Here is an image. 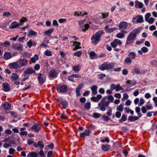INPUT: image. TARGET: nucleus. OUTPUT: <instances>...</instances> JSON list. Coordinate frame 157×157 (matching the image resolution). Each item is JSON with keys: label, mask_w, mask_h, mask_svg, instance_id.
I'll use <instances>...</instances> for the list:
<instances>
[{"label": "nucleus", "mask_w": 157, "mask_h": 157, "mask_svg": "<svg viewBox=\"0 0 157 157\" xmlns=\"http://www.w3.org/2000/svg\"><path fill=\"white\" fill-rule=\"evenodd\" d=\"M140 31L138 29H136L132 30L129 34L127 38L126 45L130 44L134 41L137 34Z\"/></svg>", "instance_id": "nucleus-1"}, {"label": "nucleus", "mask_w": 157, "mask_h": 157, "mask_svg": "<svg viewBox=\"0 0 157 157\" xmlns=\"http://www.w3.org/2000/svg\"><path fill=\"white\" fill-rule=\"evenodd\" d=\"M104 33L103 30L98 31L96 32L92 36L91 40L92 42L94 44H96L100 40V38L101 35Z\"/></svg>", "instance_id": "nucleus-2"}, {"label": "nucleus", "mask_w": 157, "mask_h": 157, "mask_svg": "<svg viewBox=\"0 0 157 157\" xmlns=\"http://www.w3.org/2000/svg\"><path fill=\"white\" fill-rule=\"evenodd\" d=\"M114 65L115 64L113 62L108 63L105 62L102 64L99 67V69L101 71L106 69H111L114 67Z\"/></svg>", "instance_id": "nucleus-3"}, {"label": "nucleus", "mask_w": 157, "mask_h": 157, "mask_svg": "<svg viewBox=\"0 0 157 157\" xmlns=\"http://www.w3.org/2000/svg\"><path fill=\"white\" fill-rule=\"evenodd\" d=\"M19 66L22 67L28 65V60L26 58L20 59L17 61Z\"/></svg>", "instance_id": "nucleus-4"}, {"label": "nucleus", "mask_w": 157, "mask_h": 157, "mask_svg": "<svg viewBox=\"0 0 157 157\" xmlns=\"http://www.w3.org/2000/svg\"><path fill=\"white\" fill-rule=\"evenodd\" d=\"M46 77L45 75L41 73H39L38 75L37 79L39 83L42 84L46 81Z\"/></svg>", "instance_id": "nucleus-5"}, {"label": "nucleus", "mask_w": 157, "mask_h": 157, "mask_svg": "<svg viewBox=\"0 0 157 157\" xmlns=\"http://www.w3.org/2000/svg\"><path fill=\"white\" fill-rule=\"evenodd\" d=\"M122 44V42L120 40L118 39H116L111 43L110 45L112 48H115L117 46V45H121Z\"/></svg>", "instance_id": "nucleus-6"}, {"label": "nucleus", "mask_w": 157, "mask_h": 157, "mask_svg": "<svg viewBox=\"0 0 157 157\" xmlns=\"http://www.w3.org/2000/svg\"><path fill=\"white\" fill-rule=\"evenodd\" d=\"M128 26V23L125 21L121 22L119 25V28L120 30H124L126 29Z\"/></svg>", "instance_id": "nucleus-7"}, {"label": "nucleus", "mask_w": 157, "mask_h": 157, "mask_svg": "<svg viewBox=\"0 0 157 157\" xmlns=\"http://www.w3.org/2000/svg\"><path fill=\"white\" fill-rule=\"evenodd\" d=\"M136 19V22L137 23H141L144 22L143 17L142 15H138L135 17L132 18V22Z\"/></svg>", "instance_id": "nucleus-8"}, {"label": "nucleus", "mask_w": 157, "mask_h": 157, "mask_svg": "<svg viewBox=\"0 0 157 157\" xmlns=\"http://www.w3.org/2000/svg\"><path fill=\"white\" fill-rule=\"evenodd\" d=\"M34 146L36 148L39 147L41 149H43L44 147V144L43 141L41 140L38 141L37 143L35 142L34 143Z\"/></svg>", "instance_id": "nucleus-9"}, {"label": "nucleus", "mask_w": 157, "mask_h": 157, "mask_svg": "<svg viewBox=\"0 0 157 157\" xmlns=\"http://www.w3.org/2000/svg\"><path fill=\"white\" fill-rule=\"evenodd\" d=\"M41 129V126L38 124H34L31 127V130H33L36 132H38Z\"/></svg>", "instance_id": "nucleus-10"}, {"label": "nucleus", "mask_w": 157, "mask_h": 157, "mask_svg": "<svg viewBox=\"0 0 157 157\" xmlns=\"http://www.w3.org/2000/svg\"><path fill=\"white\" fill-rule=\"evenodd\" d=\"M35 73V71L30 67L27 68L24 71V74L25 75Z\"/></svg>", "instance_id": "nucleus-11"}, {"label": "nucleus", "mask_w": 157, "mask_h": 157, "mask_svg": "<svg viewBox=\"0 0 157 157\" xmlns=\"http://www.w3.org/2000/svg\"><path fill=\"white\" fill-rule=\"evenodd\" d=\"M90 133L91 131L89 129H86L84 132L80 134V136L82 138H85L86 136H89Z\"/></svg>", "instance_id": "nucleus-12"}, {"label": "nucleus", "mask_w": 157, "mask_h": 157, "mask_svg": "<svg viewBox=\"0 0 157 157\" xmlns=\"http://www.w3.org/2000/svg\"><path fill=\"white\" fill-rule=\"evenodd\" d=\"M127 33V32L126 31L124 30H122L121 31V32L117 34L116 37L118 38H122L124 37V34Z\"/></svg>", "instance_id": "nucleus-13"}, {"label": "nucleus", "mask_w": 157, "mask_h": 157, "mask_svg": "<svg viewBox=\"0 0 157 157\" xmlns=\"http://www.w3.org/2000/svg\"><path fill=\"white\" fill-rule=\"evenodd\" d=\"M9 66L10 68L15 69H17L20 67L17 61L10 63Z\"/></svg>", "instance_id": "nucleus-14"}, {"label": "nucleus", "mask_w": 157, "mask_h": 157, "mask_svg": "<svg viewBox=\"0 0 157 157\" xmlns=\"http://www.w3.org/2000/svg\"><path fill=\"white\" fill-rule=\"evenodd\" d=\"M12 47L17 50L21 51L22 49V46L19 43H16L13 44Z\"/></svg>", "instance_id": "nucleus-15"}, {"label": "nucleus", "mask_w": 157, "mask_h": 157, "mask_svg": "<svg viewBox=\"0 0 157 157\" xmlns=\"http://www.w3.org/2000/svg\"><path fill=\"white\" fill-rule=\"evenodd\" d=\"M20 25L19 23H18L17 21H14L11 23L9 28L10 29H15L18 27Z\"/></svg>", "instance_id": "nucleus-16"}, {"label": "nucleus", "mask_w": 157, "mask_h": 157, "mask_svg": "<svg viewBox=\"0 0 157 157\" xmlns=\"http://www.w3.org/2000/svg\"><path fill=\"white\" fill-rule=\"evenodd\" d=\"M105 104L106 106H108L109 103V101H107V97H105L102 99L101 101L99 102V105H101V104Z\"/></svg>", "instance_id": "nucleus-17"}, {"label": "nucleus", "mask_w": 157, "mask_h": 157, "mask_svg": "<svg viewBox=\"0 0 157 157\" xmlns=\"http://www.w3.org/2000/svg\"><path fill=\"white\" fill-rule=\"evenodd\" d=\"M81 67L80 64H77L74 65L72 67V70L75 73H78L80 70Z\"/></svg>", "instance_id": "nucleus-18"}, {"label": "nucleus", "mask_w": 157, "mask_h": 157, "mask_svg": "<svg viewBox=\"0 0 157 157\" xmlns=\"http://www.w3.org/2000/svg\"><path fill=\"white\" fill-rule=\"evenodd\" d=\"M2 105L4 109L5 110H9L11 108V105L7 102H3L2 104Z\"/></svg>", "instance_id": "nucleus-19"}, {"label": "nucleus", "mask_w": 157, "mask_h": 157, "mask_svg": "<svg viewBox=\"0 0 157 157\" xmlns=\"http://www.w3.org/2000/svg\"><path fill=\"white\" fill-rule=\"evenodd\" d=\"M102 96L100 94H98L96 97H93L91 98V100L95 102H98L101 99Z\"/></svg>", "instance_id": "nucleus-20"}, {"label": "nucleus", "mask_w": 157, "mask_h": 157, "mask_svg": "<svg viewBox=\"0 0 157 157\" xmlns=\"http://www.w3.org/2000/svg\"><path fill=\"white\" fill-rule=\"evenodd\" d=\"M143 4L138 0L136 1L135 2V7L136 8H139L141 9L143 7Z\"/></svg>", "instance_id": "nucleus-21"}, {"label": "nucleus", "mask_w": 157, "mask_h": 157, "mask_svg": "<svg viewBox=\"0 0 157 157\" xmlns=\"http://www.w3.org/2000/svg\"><path fill=\"white\" fill-rule=\"evenodd\" d=\"M59 90L61 92L65 93L67 92L68 90L66 86L63 85L60 86L59 87Z\"/></svg>", "instance_id": "nucleus-22"}, {"label": "nucleus", "mask_w": 157, "mask_h": 157, "mask_svg": "<svg viewBox=\"0 0 157 157\" xmlns=\"http://www.w3.org/2000/svg\"><path fill=\"white\" fill-rule=\"evenodd\" d=\"M4 58L6 60H8L10 59L12 57L11 54L9 52H5L4 55Z\"/></svg>", "instance_id": "nucleus-23"}, {"label": "nucleus", "mask_w": 157, "mask_h": 157, "mask_svg": "<svg viewBox=\"0 0 157 157\" xmlns=\"http://www.w3.org/2000/svg\"><path fill=\"white\" fill-rule=\"evenodd\" d=\"M3 90L4 91L7 92L10 90V88L8 84L6 83H4L3 84Z\"/></svg>", "instance_id": "nucleus-24"}, {"label": "nucleus", "mask_w": 157, "mask_h": 157, "mask_svg": "<svg viewBox=\"0 0 157 157\" xmlns=\"http://www.w3.org/2000/svg\"><path fill=\"white\" fill-rule=\"evenodd\" d=\"M81 43L80 42H77L75 41L74 42V46H75V47L73 48V51H76L78 49L81 48V47L79 46Z\"/></svg>", "instance_id": "nucleus-25"}, {"label": "nucleus", "mask_w": 157, "mask_h": 157, "mask_svg": "<svg viewBox=\"0 0 157 157\" xmlns=\"http://www.w3.org/2000/svg\"><path fill=\"white\" fill-rule=\"evenodd\" d=\"M54 29L53 28H52L48 29L47 30L44 31V34L48 36H50L52 33L54 31Z\"/></svg>", "instance_id": "nucleus-26"}, {"label": "nucleus", "mask_w": 157, "mask_h": 157, "mask_svg": "<svg viewBox=\"0 0 157 157\" xmlns=\"http://www.w3.org/2000/svg\"><path fill=\"white\" fill-rule=\"evenodd\" d=\"M98 87L96 86H93L91 88L92 93L93 94H96L97 93V90Z\"/></svg>", "instance_id": "nucleus-27"}, {"label": "nucleus", "mask_w": 157, "mask_h": 157, "mask_svg": "<svg viewBox=\"0 0 157 157\" xmlns=\"http://www.w3.org/2000/svg\"><path fill=\"white\" fill-rule=\"evenodd\" d=\"M37 154L36 152H29L27 155V157H37Z\"/></svg>", "instance_id": "nucleus-28"}, {"label": "nucleus", "mask_w": 157, "mask_h": 157, "mask_svg": "<svg viewBox=\"0 0 157 157\" xmlns=\"http://www.w3.org/2000/svg\"><path fill=\"white\" fill-rule=\"evenodd\" d=\"M89 56L91 59L97 58V54L94 52H91L89 53Z\"/></svg>", "instance_id": "nucleus-29"}, {"label": "nucleus", "mask_w": 157, "mask_h": 157, "mask_svg": "<svg viewBox=\"0 0 157 157\" xmlns=\"http://www.w3.org/2000/svg\"><path fill=\"white\" fill-rule=\"evenodd\" d=\"M139 119V117H134L131 116L129 117L128 118V120L131 121H134Z\"/></svg>", "instance_id": "nucleus-30"}, {"label": "nucleus", "mask_w": 157, "mask_h": 157, "mask_svg": "<svg viewBox=\"0 0 157 157\" xmlns=\"http://www.w3.org/2000/svg\"><path fill=\"white\" fill-rule=\"evenodd\" d=\"M56 74V71L54 70L51 71L49 73V76L50 77L54 78Z\"/></svg>", "instance_id": "nucleus-31"}, {"label": "nucleus", "mask_w": 157, "mask_h": 157, "mask_svg": "<svg viewBox=\"0 0 157 157\" xmlns=\"http://www.w3.org/2000/svg\"><path fill=\"white\" fill-rule=\"evenodd\" d=\"M101 147L102 149L104 151H108L110 149V146L108 145H102Z\"/></svg>", "instance_id": "nucleus-32"}, {"label": "nucleus", "mask_w": 157, "mask_h": 157, "mask_svg": "<svg viewBox=\"0 0 157 157\" xmlns=\"http://www.w3.org/2000/svg\"><path fill=\"white\" fill-rule=\"evenodd\" d=\"M98 106L99 107V109L102 111H105V106H106L105 104H101V105H99V103L98 104Z\"/></svg>", "instance_id": "nucleus-33"}, {"label": "nucleus", "mask_w": 157, "mask_h": 157, "mask_svg": "<svg viewBox=\"0 0 157 157\" xmlns=\"http://www.w3.org/2000/svg\"><path fill=\"white\" fill-rule=\"evenodd\" d=\"M61 103L62 105V109H66L68 105V103L66 101H62L61 102Z\"/></svg>", "instance_id": "nucleus-34"}, {"label": "nucleus", "mask_w": 157, "mask_h": 157, "mask_svg": "<svg viewBox=\"0 0 157 157\" xmlns=\"http://www.w3.org/2000/svg\"><path fill=\"white\" fill-rule=\"evenodd\" d=\"M36 34L37 33L32 30H29L28 33V36H36Z\"/></svg>", "instance_id": "nucleus-35"}, {"label": "nucleus", "mask_w": 157, "mask_h": 157, "mask_svg": "<svg viewBox=\"0 0 157 157\" xmlns=\"http://www.w3.org/2000/svg\"><path fill=\"white\" fill-rule=\"evenodd\" d=\"M38 56L36 55H35L33 57H32L31 59V61L33 63L36 62V60H38Z\"/></svg>", "instance_id": "nucleus-36"}, {"label": "nucleus", "mask_w": 157, "mask_h": 157, "mask_svg": "<svg viewBox=\"0 0 157 157\" xmlns=\"http://www.w3.org/2000/svg\"><path fill=\"white\" fill-rule=\"evenodd\" d=\"M136 82L135 81L128 80L127 81V83L130 84V86H133L136 84Z\"/></svg>", "instance_id": "nucleus-37"}, {"label": "nucleus", "mask_w": 157, "mask_h": 157, "mask_svg": "<svg viewBox=\"0 0 157 157\" xmlns=\"http://www.w3.org/2000/svg\"><path fill=\"white\" fill-rule=\"evenodd\" d=\"M18 78V75L16 74H13L11 76V79L12 81L17 80Z\"/></svg>", "instance_id": "nucleus-38"}, {"label": "nucleus", "mask_w": 157, "mask_h": 157, "mask_svg": "<svg viewBox=\"0 0 157 157\" xmlns=\"http://www.w3.org/2000/svg\"><path fill=\"white\" fill-rule=\"evenodd\" d=\"M124 109L125 110V112L127 113H128L129 112L130 113L133 115L134 113V111L130 109L128 107H125L124 108Z\"/></svg>", "instance_id": "nucleus-39"}, {"label": "nucleus", "mask_w": 157, "mask_h": 157, "mask_svg": "<svg viewBox=\"0 0 157 157\" xmlns=\"http://www.w3.org/2000/svg\"><path fill=\"white\" fill-rule=\"evenodd\" d=\"M123 104H121L117 107L116 110L120 112H122L123 110Z\"/></svg>", "instance_id": "nucleus-40"}, {"label": "nucleus", "mask_w": 157, "mask_h": 157, "mask_svg": "<svg viewBox=\"0 0 157 157\" xmlns=\"http://www.w3.org/2000/svg\"><path fill=\"white\" fill-rule=\"evenodd\" d=\"M132 59L130 57H127L125 59L124 61L125 63L129 64H131L132 63Z\"/></svg>", "instance_id": "nucleus-41"}, {"label": "nucleus", "mask_w": 157, "mask_h": 157, "mask_svg": "<svg viewBox=\"0 0 157 157\" xmlns=\"http://www.w3.org/2000/svg\"><path fill=\"white\" fill-rule=\"evenodd\" d=\"M127 117L125 116L124 115H123L122 116L121 118L119 121L120 123H122L123 121H126Z\"/></svg>", "instance_id": "nucleus-42"}, {"label": "nucleus", "mask_w": 157, "mask_h": 157, "mask_svg": "<svg viewBox=\"0 0 157 157\" xmlns=\"http://www.w3.org/2000/svg\"><path fill=\"white\" fill-rule=\"evenodd\" d=\"M123 89L122 88V87L120 85L117 84L116 85L115 89L116 91L118 92L120 90H121Z\"/></svg>", "instance_id": "nucleus-43"}, {"label": "nucleus", "mask_w": 157, "mask_h": 157, "mask_svg": "<svg viewBox=\"0 0 157 157\" xmlns=\"http://www.w3.org/2000/svg\"><path fill=\"white\" fill-rule=\"evenodd\" d=\"M135 109L136 112L138 113V115L140 117H141L142 116V114L140 113V108L139 107H137Z\"/></svg>", "instance_id": "nucleus-44"}, {"label": "nucleus", "mask_w": 157, "mask_h": 157, "mask_svg": "<svg viewBox=\"0 0 157 157\" xmlns=\"http://www.w3.org/2000/svg\"><path fill=\"white\" fill-rule=\"evenodd\" d=\"M33 40L31 39L29 40L27 43V46L29 48H30L32 47L33 45Z\"/></svg>", "instance_id": "nucleus-45"}, {"label": "nucleus", "mask_w": 157, "mask_h": 157, "mask_svg": "<svg viewBox=\"0 0 157 157\" xmlns=\"http://www.w3.org/2000/svg\"><path fill=\"white\" fill-rule=\"evenodd\" d=\"M90 107V102H87L84 105V108L86 110H89Z\"/></svg>", "instance_id": "nucleus-46"}, {"label": "nucleus", "mask_w": 157, "mask_h": 157, "mask_svg": "<svg viewBox=\"0 0 157 157\" xmlns=\"http://www.w3.org/2000/svg\"><path fill=\"white\" fill-rule=\"evenodd\" d=\"M133 74L135 73L137 74H140L141 73V72L139 69L138 68H134L132 71Z\"/></svg>", "instance_id": "nucleus-47"}, {"label": "nucleus", "mask_w": 157, "mask_h": 157, "mask_svg": "<svg viewBox=\"0 0 157 157\" xmlns=\"http://www.w3.org/2000/svg\"><path fill=\"white\" fill-rule=\"evenodd\" d=\"M93 117L94 118H98L101 116V115L98 113H94L93 115Z\"/></svg>", "instance_id": "nucleus-48"}, {"label": "nucleus", "mask_w": 157, "mask_h": 157, "mask_svg": "<svg viewBox=\"0 0 157 157\" xmlns=\"http://www.w3.org/2000/svg\"><path fill=\"white\" fill-rule=\"evenodd\" d=\"M129 96L126 93H124L123 95V98H122V100L124 101L125 100L128 99Z\"/></svg>", "instance_id": "nucleus-49"}, {"label": "nucleus", "mask_w": 157, "mask_h": 157, "mask_svg": "<svg viewBox=\"0 0 157 157\" xmlns=\"http://www.w3.org/2000/svg\"><path fill=\"white\" fill-rule=\"evenodd\" d=\"M44 54L47 56H52V52L49 50L46 51L44 52Z\"/></svg>", "instance_id": "nucleus-50"}, {"label": "nucleus", "mask_w": 157, "mask_h": 157, "mask_svg": "<svg viewBox=\"0 0 157 157\" xmlns=\"http://www.w3.org/2000/svg\"><path fill=\"white\" fill-rule=\"evenodd\" d=\"M155 20V19L154 18L152 17H151L146 21L149 24H152L154 22Z\"/></svg>", "instance_id": "nucleus-51"}, {"label": "nucleus", "mask_w": 157, "mask_h": 157, "mask_svg": "<svg viewBox=\"0 0 157 157\" xmlns=\"http://www.w3.org/2000/svg\"><path fill=\"white\" fill-rule=\"evenodd\" d=\"M117 29L116 27H113L111 28H109L107 31V32L109 33H111L113 32L114 30H116Z\"/></svg>", "instance_id": "nucleus-52"}, {"label": "nucleus", "mask_w": 157, "mask_h": 157, "mask_svg": "<svg viewBox=\"0 0 157 157\" xmlns=\"http://www.w3.org/2000/svg\"><path fill=\"white\" fill-rule=\"evenodd\" d=\"M27 21V19L26 17H23L20 20L19 24L20 25H22L23 23L25 22V21Z\"/></svg>", "instance_id": "nucleus-53"}, {"label": "nucleus", "mask_w": 157, "mask_h": 157, "mask_svg": "<svg viewBox=\"0 0 157 157\" xmlns=\"http://www.w3.org/2000/svg\"><path fill=\"white\" fill-rule=\"evenodd\" d=\"M82 53L80 51H78L74 53L75 56H77L78 57H80L82 55Z\"/></svg>", "instance_id": "nucleus-54"}, {"label": "nucleus", "mask_w": 157, "mask_h": 157, "mask_svg": "<svg viewBox=\"0 0 157 157\" xmlns=\"http://www.w3.org/2000/svg\"><path fill=\"white\" fill-rule=\"evenodd\" d=\"M102 18V19H104L108 17L109 15V13H101Z\"/></svg>", "instance_id": "nucleus-55"}, {"label": "nucleus", "mask_w": 157, "mask_h": 157, "mask_svg": "<svg viewBox=\"0 0 157 157\" xmlns=\"http://www.w3.org/2000/svg\"><path fill=\"white\" fill-rule=\"evenodd\" d=\"M129 55L131 56L132 59H134L136 56V54L134 52H131L129 53Z\"/></svg>", "instance_id": "nucleus-56"}, {"label": "nucleus", "mask_w": 157, "mask_h": 157, "mask_svg": "<svg viewBox=\"0 0 157 157\" xmlns=\"http://www.w3.org/2000/svg\"><path fill=\"white\" fill-rule=\"evenodd\" d=\"M141 50L143 53H145L148 52V49L146 47H144L141 48Z\"/></svg>", "instance_id": "nucleus-57"}, {"label": "nucleus", "mask_w": 157, "mask_h": 157, "mask_svg": "<svg viewBox=\"0 0 157 157\" xmlns=\"http://www.w3.org/2000/svg\"><path fill=\"white\" fill-rule=\"evenodd\" d=\"M151 16V13H147L145 16V20L147 21Z\"/></svg>", "instance_id": "nucleus-58"}, {"label": "nucleus", "mask_w": 157, "mask_h": 157, "mask_svg": "<svg viewBox=\"0 0 157 157\" xmlns=\"http://www.w3.org/2000/svg\"><path fill=\"white\" fill-rule=\"evenodd\" d=\"M86 20L84 19V20H80L78 21V22L79 24V25L80 26H82V25L83 23L85 22Z\"/></svg>", "instance_id": "nucleus-59"}, {"label": "nucleus", "mask_w": 157, "mask_h": 157, "mask_svg": "<svg viewBox=\"0 0 157 157\" xmlns=\"http://www.w3.org/2000/svg\"><path fill=\"white\" fill-rule=\"evenodd\" d=\"M39 154L40 156H42V157H45V156L44 154V152L42 149H41L39 153Z\"/></svg>", "instance_id": "nucleus-60"}, {"label": "nucleus", "mask_w": 157, "mask_h": 157, "mask_svg": "<svg viewBox=\"0 0 157 157\" xmlns=\"http://www.w3.org/2000/svg\"><path fill=\"white\" fill-rule=\"evenodd\" d=\"M83 85L82 84H80L77 87L76 90H80L82 87Z\"/></svg>", "instance_id": "nucleus-61"}, {"label": "nucleus", "mask_w": 157, "mask_h": 157, "mask_svg": "<svg viewBox=\"0 0 157 157\" xmlns=\"http://www.w3.org/2000/svg\"><path fill=\"white\" fill-rule=\"evenodd\" d=\"M85 29H82L83 32H85L86 30H87L89 27V25L88 24H86L84 25Z\"/></svg>", "instance_id": "nucleus-62"}, {"label": "nucleus", "mask_w": 157, "mask_h": 157, "mask_svg": "<svg viewBox=\"0 0 157 157\" xmlns=\"http://www.w3.org/2000/svg\"><path fill=\"white\" fill-rule=\"evenodd\" d=\"M74 77L73 76V75H71L69 76L68 77V79L69 80L72 82H74Z\"/></svg>", "instance_id": "nucleus-63"}, {"label": "nucleus", "mask_w": 157, "mask_h": 157, "mask_svg": "<svg viewBox=\"0 0 157 157\" xmlns=\"http://www.w3.org/2000/svg\"><path fill=\"white\" fill-rule=\"evenodd\" d=\"M116 85L114 84H112L110 86V89L111 90H113L116 89Z\"/></svg>", "instance_id": "nucleus-64"}]
</instances>
